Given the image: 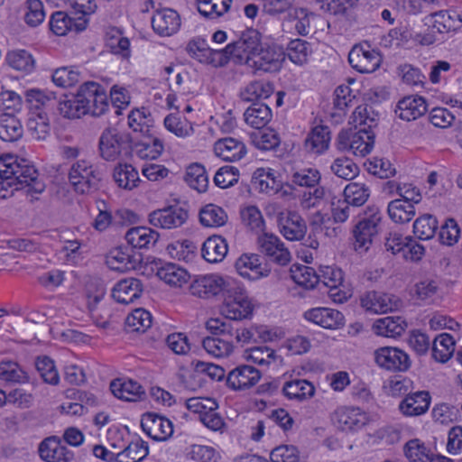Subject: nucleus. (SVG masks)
<instances>
[{
  "label": "nucleus",
  "instance_id": "9d476101",
  "mask_svg": "<svg viewBox=\"0 0 462 462\" xmlns=\"http://www.w3.org/2000/svg\"><path fill=\"white\" fill-rule=\"evenodd\" d=\"M376 365L391 372H405L411 367V359L406 352L398 347L382 346L374 352Z\"/></svg>",
  "mask_w": 462,
  "mask_h": 462
},
{
  "label": "nucleus",
  "instance_id": "9b49d317",
  "mask_svg": "<svg viewBox=\"0 0 462 462\" xmlns=\"http://www.w3.org/2000/svg\"><path fill=\"white\" fill-rule=\"evenodd\" d=\"M189 212L179 205H171L152 211L148 216L149 223L158 228L173 229L186 223Z\"/></svg>",
  "mask_w": 462,
  "mask_h": 462
},
{
  "label": "nucleus",
  "instance_id": "e433bc0d",
  "mask_svg": "<svg viewBox=\"0 0 462 462\" xmlns=\"http://www.w3.org/2000/svg\"><path fill=\"white\" fill-rule=\"evenodd\" d=\"M156 274L160 280L174 287H181L183 284L187 283L190 278L185 269L171 263H164L158 267Z\"/></svg>",
  "mask_w": 462,
  "mask_h": 462
},
{
  "label": "nucleus",
  "instance_id": "49530a36",
  "mask_svg": "<svg viewBox=\"0 0 462 462\" xmlns=\"http://www.w3.org/2000/svg\"><path fill=\"white\" fill-rule=\"evenodd\" d=\"M106 263L113 271L125 273L134 268V262L127 250L116 247L106 256Z\"/></svg>",
  "mask_w": 462,
  "mask_h": 462
},
{
  "label": "nucleus",
  "instance_id": "7ed1b4c3",
  "mask_svg": "<svg viewBox=\"0 0 462 462\" xmlns=\"http://www.w3.org/2000/svg\"><path fill=\"white\" fill-rule=\"evenodd\" d=\"M383 214L378 207L369 206L364 217L356 225L354 248L359 253L366 252L381 228Z\"/></svg>",
  "mask_w": 462,
  "mask_h": 462
},
{
  "label": "nucleus",
  "instance_id": "b1692460",
  "mask_svg": "<svg viewBox=\"0 0 462 462\" xmlns=\"http://www.w3.org/2000/svg\"><path fill=\"white\" fill-rule=\"evenodd\" d=\"M180 24V14L170 8L156 11L152 18V29L160 36H171L176 33Z\"/></svg>",
  "mask_w": 462,
  "mask_h": 462
},
{
  "label": "nucleus",
  "instance_id": "dca6fc26",
  "mask_svg": "<svg viewBox=\"0 0 462 462\" xmlns=\"http://www.w3.org/2000/svg\"><path fill=\"white\" fill-rule=\"evenodd\" d=\"M186 51L189 56L199 62L212 64L215 67L226 64V56L222 50L209 48L202 38H195L189 42Z\"/></svg>",
  "mask_w": 462,
  "mask_h": 462
},
{
  "label": "nucleus",
  "instance_id": "f704fd0d",
  "mask_svg": "<svg viewBox=\"0 0 462 462\" xmlns=\"http://www.w3.org/2000/svg\"><path fill=\"white\" fill-rule=\"evenodd\" d=\"M23 134L21 121L12 113L0 115V138L5 142H15Z\"/></svg>",
  "mask_w": 462,
  "mask_h": 462
},
{
  "label": "nucleus",
  "instance_id": "de8ad7c7",
  "mask_svg": "<svg viewBox=\"0 0 462 462\" xmlns=\"http://www.w3.org/2000/svg\"><path fill=\"white\" fill-rule=\"evenodd\" d=\"M149 453L147 444L140 439H135L127 442L125 448L117 451V462H139L143 459Z\"/></svg>",
  "mask_w": 462,
  "mask_h": 462
},
{
  "label": "nucleus",
  "instance_id": "4be33fe9",
  "mask_svg": "<svg viewBox=\"0 0 462 462\" xmlns=\"http://www.w3.org/2000/svg\"><path fill=\"white\" fill-rule=\"evenodd\" d=\"M399 300L391 294L368 291L361 297V306L370 313L382 314L398 309Z\"/></svg>",
  "mask_w": 462,
  "mask_h": 462
},
{
  "label": "nucleus",
  "instance_id": "f03ea898",
  "mask_svg": "<svg viewBox=\"0 0 462 462\" xmlns=\"http://www.w3.org/2000/svg\"><path fill=\"white\" fill-rule=\"evenodd\" d=\"M353 122L362 126L357 132L352 130L341 131L337 136V148L342 152H349L356 156L364 157L374 147V134L372 127L375 125L374 119L368 116L366 106H359L353 113Z\"/></svg>",
  "mask_w": 462,
  "mask_h": 462
},
{
  "label": "nucleus",
  "instance_id": "72a5a7b5",
  "mask_svg": "<svg viewBox=\"0 0 462 462\" xmlns=\"http://www.w3.org/2000/svg\"><path fill=\"white\" fill-rule=\"evenodd\" d=\"M226 254V241L220 236H210L202 245V257L208 263H219L225 258Z\"/></svg>",
  "mask_w": 462,
  "mask_h": 462
},
{
  "label": "nucleus",
  "instance_id": "4c0bfd02",
  "mask_svg": "<svg viewBox=\"0 0 462 462\" xmlns=\"http://www.w3.org/2000/svg\"><path fill=\"white\" fill-rule=\"evenodd\" d=\"M26 101L30 104L31 111H45L57 105L56 96L53 92L43 91L38 88L28 89L25 92Z\"/></svg>",
  "mask_w": 462,
  "mask_h": 462
},
{
  "label": "nucleus",
  "instance_id": "5701e85b",
  "mask_svg": "<svg viewBox=\"0 0 462 462\" xmlns=\"http://www.w3.org/2000/svg\"><path fill=\"white\" fill-rule=\"evenodd\" d=\"M39 455L45 462H70L73 452L61 444L60 439L51 436L43 439L39 445Z\"/></svg>",
  "mask_w": 462,
  "mask_h": 462
},
{
  "label": "nucleus",
  "instance_id": "13d9d810",
  "mask_svg": "<svg viewBox=\"0 0 462 462\" xmlns=\"http://www.w3.org/2000/svg\"><path fill=\"white\" fill-rule=\"evenodd\" d=\"M184 180L190 188L199 192L206 191L208 185L207 171L199 163H192L187 168Z\"/></svg>",
  "mask_w": 462,
  "mask_h": 462
},
{
  "label": "nucleus",
  "instance_id": "f257e3e1",
  "mask_svg": "<svg viewBox=\"0 0 462 462\" xmlns=\"http://www.w3.org/2000/svg\"><path fill=\"white\" fill-rule=\"evenodd\" d=\"M37 170L23 158L5 155L0 158V198L5 199L14 190L26 189L32 200L34 195L45 189V184L39 180Z\"/></svg>",
  "mask_w": 462,
  "mask_h": 462
},
{
  "label": "nucleus",
  "instance_id": "37998d69",
  "mask_svg": "<svg viewBox=\"0 0 462 462\" xmlns=\"http://www.w3.org/2000/svg\"><path fill=\"white\" fill-rule=\"evenodd\" d=\"M0 380L7 383H26L30 377L27 372L17 363L12 360L0 362Z\"/></svg>",
  "mask_w": 462,
  "mask_h": 462
},
{
  "label": "nucleus",
  "instance_id": "a211bd4d",
  "mask_svg": "<svg viewBox=\"0 0 462 462\" xmlns=\"http://www.w3.org/2000/svg\"><path fill=\"white\" fill-rule=\"evenodd\" d=\"M261 373L252 365H241L232 369L226 378L229 388L243 391L254 386L261 379Z\"/></svg>",
  "mask_w": 462,
  "mask_h": 462
},
{
  "label": "nucleus",
  "instance_id": "69168bd1",
  "mask_svg": "<svg viewBox=\"0 0 462 462\" xmlns=\"http://www.w3.org/2000/svg\"><path fill=\"white\" fill-rule=\"evenodd\" d=\"M438 228L437 219L430 214L418 217L413 223V233L420 240L432 238Z\"/></svg>",
  "mask_w": 462,
  "mask_h": 462
},
{
  "label": "nucleus",
  "instance_id": "e2e57ef3",
  "mask_svg": "<svg viewBox=\"0 0 462 462\" xmlns=\"http://www.w3.org/2000/svg\"><path fill=\"white\" fill-rule=\"evenodd\" d=\"M311 48L308 42L295 39L289 42L286 55L296 65H303L308 61Z\"/></svg>",
  "mask_w": 462,
  "mask_h": 462
},
{
  "label": "nucleus",
  "instance_id": "412c9836",
  "mask_svg": "<svg viewBox=\"0 0 462 462\" xmlns=\"http://www.w3.org/2000/svg\"><path fill=\"white\" fill-rule=\"evenodd\" d=\"M426 24L439 34L457 32L462 27V16L455 10H441L428 15Z\"/></svg>",
  "mask_w": 462,
  "mask_h": 462
},
{
  "label": "nucleus",
  "instance_id": "a18cd8bd",
  "mask_svg": "<svg viewBox=\"0 0 462 462\" xmlns=\"http://www.w3.org/2000/svg\"><path fill=\"white\" fill-rule=\"evenodd\" d=\"M389 217L395 223L404 224L410 222L416 215L412 203L403 199H393L387 207Z\"/></svg>",
  "mask_w": 462,
  "mask_h": 462
},
{
  "label": "nucleus",
  "instance_id": "ea45409f",
  "mask_svg": "<svg viewBox=\"0 0 462 462\" xmlns=\"http://www.w3.org/2000/svg\"><path fill=\"white\" fill-rule=\"evenodd\" d=\"M89 106H86L81 86L77 94L69 99L59 102V111L66 118H79L88 114Z\"/></svg>",
  "mask_w": 462,
  "mask_h": 462
},
{
  "label": "nucleus",
  "instance_id": "6e6552de",
  "mask_svg": "<svg viewBox=\"0 0 462 462\" xmlns=\"http://www.w3.org/2000/svg\"><path fill=\"white\" fill-rule=\"evenodd\" d=\"M348 62L360 73H372L380 67L382 57L367 42H363L352 47L348 53Z\"/></svg>",
  "mask_w": 462,
  "mask_h": 462
},
{
  "label": "nucleus",
  "instance_id": "423d86ee",
  "mask_svg": "<svg viewBox=\"0 0 462 462\" xmlns=\"http://www.w3.org/2000/svg\"><path fill=\"white\" fill-rule=\"evenodd\" d=\"M260 47L261 34L254 29H248L242 32L237 41L229 43L222 51L226 56V63L233 60L236 63L247 64V59H251Z\"/></svg>",
  "mask_w": 462,
  "mask_h": 462
},
{
  "label": "nucleus",
  "instance_id": "c03bdc74",
  "mask_svg": "<svg viewBox=\"0 0 462 462\" xmlns=\"http://www.w3.org/2000/svg\"><path fill=\"white\" fill-rule=\"evenodd\" d=\"M273 92V87L270 82L254 80L246 85L239 94L245 102H254L259 99L268 98Z\"/></svg>",
  "mask_w": 462,
  "mask_h": 462
},
{
  "label": "nucleus",
  "instance_id": "5fc2aeb1",
  "mask_svg": "<svg viewBox=\"0 0 462 462\" xmlns=\"http://www.w3.org/2000/svg\"><path fill=\"white\" fill-rule=\"evenodd\" d=\"M330 143V131L328 126L317 125L312 128L306 139V146L316 153L326 151Z\"/></svg>",
  "mask_w": 462,
  "mask_h": 462
},
{
  "label": "nucleus",
  "instance_id": "aec40b11",
  "mask_svg": "<svg viewBox=\"0 0 462 462\" xmlns=\"http://www.w3.org/2000/svg\"><path fill=\"white\" fill-rule=\"evenodd\" d=\"M127 137L115 128H106L99 139V151L106 161H116L121 154Z\"/></svg>",
  "mask_w": 462,
  "mask_h": 462
},
{
  "label": "nucleus",
  "instance_id": "bb28decb",
  "mask_svg": "<svg viewBox=\"0 0 462 462\" xmlns=\"http://www.w3.org/2000/svg\"><path fill=\"white\" fill-rule=\"evenodd\" d=\"M428 110L424 97L407 96L402 98L396 106V116L405 121H413L422 116Z\"/></svg>",
  "mask_w": 462,
  "mask_h": 462
},
{
  "label": "nucleus",
  "instance_id": "a19ab883",
  "mask_svg": "<svg viewBox=\"0 0 462 462\" xmlns=\"http://www.w3.org/2000/svg\"><path fill=\"white\" fill-rule=\"evenodd\" d=\"M199 217V222L206 227H220L228 221L226 210L216 204H208L201 208Z\"/></svg>",
  "mask_w": 462,
  "mask_h": 462
},
{
  "label": "nucleus",
  "instance_id": "0e129e2a",
  "mask_svg": "<svg viewBox=\"0 0 462 462\" xmlns=\"http://www.w3.org/2000/svg\"><path fill=\"white\" fill-rule=\"evenodd\" d=\"M164 125L168 131L181 138L190 136L194 133L193 125L189 120L174 114L164 118Z\"/></svg>",
  "mask_w": 462,
  "mask_h": 462
},
{
  "label": "nucleus",
  "instance_id": "c85d7f7f",
  "mask_svg": "<svg viewBox=\"0 0 462 462\" xmlns=\"http://www.w3.org/2000/svg\"><path fill=\"white\" fill-rule=\"evenodd\" d=\"M315 386L305 379H293L283 383L282 393L288 400L304 402L315 394Z\"/></svg>",
  "mask_w": 462,
  "mask_h": 462
},
{
  "label": "nucleus",
  "instance_id": "052dcab7",
  "mask_svg": "<svg viewBox=\"0 0 462 462\" xmlns=\"http://www.w3.org/2000/svg\"><path fill=\"white\" fill-rule=\"evenodd\" d=\"M257 176L254 177V184L257 185L261 192L266 194H275L281 189V181L277 180L275 171L269 169H260L256 171Z\"/></svg>",
  "mask_w": 462,
  "mask_h": 462
},
{
  "label": "nucleus",
  "instance_id": "6e6d98bb",
  "mask_svg": "<svg viewBox=\"0 0 462 462\" xmlns=\"http://www.w3.org/2000/svg\"><path fill=\"white\" fill-rule=\"evenodd\" d=\"M203 348L215 357H225L233 352L234 345L232 338L208 337L202 341Z\"/></svg>",
  "mask_w": 462,
  "mask_h": 462
},
{
  "label": "nucleus",
  "instance_id": "c9c22d12",
  "mask_svg": "<svg viewBox=\"0 0 462 462\" xmlns=\"http://www.w3.org/2000/svg\"><path fill=\"white\" fill-rule=\"evenodd\" d=\"M5 61L13 69L30 74L35 69L36 61L26 50H13L7 52Z\"/></svg>",
  "mask_w": 462,
  "mask_h": 462
},
{
  "label": "nucleus",
  "instance_id": "6ab92c4d",
  "mask_svg": "<svg viewBox=\"0 0 462 462\" xmlns=\"http://www.w3.org/2000/svg\"><path fill=\"white\" fill-rule=\"evenodd\" d=\"M86 106H89L88 114L100 116L108 109L109 104L106 92L102 87L95 82H86L81 85Z\"/></svg>",
  "mask_w": 462,
  "mask_h": 462
},
{
  "label": "nucleus",
  "instance_id": "680f3d73",
  "mask_svg": "<svg viewBox=\"0 0 462 462\" xmlns=\"http://www.w3.org/2000/svg\"><path fill=\"white\" fill-rule=\"evenodd\" d=\"M152 315L143 309H136L125 319V327L131 332H145L152 326Z\"/></svg>",
  "mask_w": 462,
  "mask_h": 462
},
{
  "label": "nucleus",
  "instance_id": "cd10ccee",
  "mask_svg": "<svg viewBox=\"0 0 462 462\" xmlns=\"http://www.w3.org/2000/svg\"><path fill=\"white\" fill-rule=\"evenodd\" d=\"M430 404V395L429 392L418 391L408 393L400 402L399 410L404 416H420L429 410Z\"/></svg>",
  "mask_w": 462,
  "mask_h": 462
},
{
  "label": "nucleus",
  "instance_id": "774afa93",
  "mask_svg": "<svg viewBox=\"0 0 462 462\" xmlns=\"http://www.w3.org/2000/svg\"><path fill=\"white\" fill-rule=\"evenodd\" d=\"M186 456L196 462H217L220 457L213 447L196 444L187 448Z\"/></svg>",
  "mask_w": 462,
  "mask_h": 462
},
{
  "label": "nucleus",
  "instance_id": "3c124183",
  "mask_svg": "<svg viewBox=\"0 0 462 462\" xmlns=\"http://www.w3.org/2000/svg\"><path fill=\"white\" fill-rule=\"evenodd\" d=\"M455 351V340L448 333L438 336L432 345V357L440 363H446L450 359Z\"/></svg>",
  "mask_w": 462,
  "mask_h": 462
},
{
  "label": "nucleus",
  "instance_id": "2f4dec72",
  "mask_svg": "<svg viewBox=\"0 0 462 462\" xmlns=\"http://www.w3.org/2000/svg\"><path fill=\"white\" fill-rule=\"evenodd\" d=\"M159 239L158 232L146 226L130 228L125 234V240L133 248L148 249Z\"/></svg>",
  "mask_w": 462,
  "mask_h": 462
},
{
  "label": "nucleus",
  "instance_id": "79ce46f5",
  "mask_svg": "<svg viewBox=\"0 0 462 462\" xmlns=\"http://www.w3.org/2000/svg\"><path fill=\"white\" fill-rule=\"evenodd\" d=\"M245 123L251 127L260 129L272 119L270 107L263 103H254L244 113Z\"/></svg>",
  "mask_w": 462,
  "mask_h": 462
},
{
  "label": "nucleus",
  "instance_id": "8fccbe9b",
  "mask_svg": "<svg viewBox=\"0 0 462 462\" xmlns=\"http://www.w3.org/2000/svg\"><path fill=\"white\" fill-rule=\"evenodd\" d=\"M290 273L295 283L308 290L313 289L320 281V276L312 267L303 264H293Z\"/></svg>",
  "mask_w": 462,
  "mask_h": 462
},
{
  "label": "nucleus",
  "instance_id": "39448f33",
  "mask_svg": "<svg viewBox=\"0 0 462 462\" xmlns=\"http://www.w3.org/2000/svg\"><path fill=\"white\" fill-rule=\"evenodd\" d=\"M225 301L222 313L231 321L247 318L253 310L252 304L243 284L235 279V286L227 289L224 294Z\"/></svg>",
  "mask_w": 462,
  "mask_h": 462
},
{
  "label": "nucleus",
  "instance_id": "4468645a",
  "mask_svg": "<svg viewBox=\"0 0 462 462\" xmlns=\"http://www.w3.org/2000/svg\"><path fill=\"white\" fill-rule=\"evenodd\" d=\"M334 424L342 431H356L369 422V416L359 408L339 407L332 417Z\"/></svg>",
  "mask_w": 462,
  "mask_h": 462
},
{
  "label": "nucleus",
  "instance_id": "20e7f679",
  "mask_svg": "<svg viewBox=\"0 0 462 462\" xmlns=\"http://www.w3.org/2000/svg\"><path fill=\"white\" fill-rule=\"evenodd\" d=\"M101 178L100 171L90 161L80 159L70 165L69 180L78 193L86 194L97 189Z\"/></svg>",
  "mask_w": 462,
  "mask_h": 462
},
{
  "label": "nucleus",
  "instance_id": "4d7b16f0",
  "mask_svg": "<svg viewBox=\"0 0 462 462\" xmlns=\"http://www.w3.org/2000/svg\"><path fill=\"white\" fill-rule=\"evenodd\" d=\"M370 197V189L365 183L350 182L344 189V199L355 207L363 206Z\"/></svg>",
  "mask_w": 462,
  "mask_h": 462
},
{
  "label": "nucleus",
  "instance_id": "f3484780",
  "mask_svg": "<svg viewBox=\"0 0 462 462\" xmlns=\"http://www.w3.org/2000/svg\"><path fill=\"white\" fill-rule=\"evenodd\" d=\"M280 233L290 241H300L307 233L303 217L295 211L282 212L277 219Z\"/></svg>",
  "mask_w": 462,
  "mask_h": 462
},
{
  "label": "nucleus",
  "instance_id": "393cba45",
  "mask_svg": "<svg viewBox=\"0 0 462 462\" xmlns=\"http://www.w3.org/2000/svg\"><path fill=\"white\" fill-rule=\"evenodd\" d=\"M304 318L328 329H337L344 325L343 314L334 309L314 308L304 313Z\"/></svg>",
  "mask_w": 462,
  "mask_h": 462
},
{
  "label": "nucleus",
  "instance_id": "603ef678",
  "mask_svg": "<svg viewBox=\"0 0 462 462\" xmlns=\"http://www.w3.org/2000/svg\"><path fill=\"white\" fill-rule=\"evenodd\" d=\"M145 140L140 141L134 145V152L143 160H155L163 152L162 142L157 137H152V134L144 136Z\"/></svg>",
  "mask_w": 462,
  "mask_h": 462
},
{
  "label": "nucleus",
  "instance_id": "864d4df0",
  "mask_svg": "<svg viewBox=\"0 0 462 462\" xmlns=\"http://www.w3.org/2000/svg\"><path fill=\"white\" fill-rule=\"evenodd\" d=\"M113 178L116 184L125 189H133L139 182L138 171L128 163H119L114 169Z\"/></svg>",
  "mask_w": 462,
  "mask_h": 462
},
{
  "label": "nucleus",
  "instance_id": "2eb2a0df",
  "mask_svg": "<svg viewBox=\"0 0 462 462\" xmlns=\"http://www.w3.org/2000/svg\"><path fill=\"white\" fill-rule=\"evenodd\" d=\"M235 267L238 274L250 281H257L268 277L271 269L262 263V258L256 254H244L236 262Z\"/></svg>",
  "mask_w": 462,
  "mask_h": 462
},
{
  "label": "nucleus",
  "instance_id": "58836bf2",
  "mask_svg": "<svg viewBox=\"0 0 462 462\" xmlns=\"http://www.w3.org/2000/svg\"><path fill=\"white\" fill-rule=\"evenodd\" d=\"M27 129L35 140H45L50 135V120L45 111H31L27 121Z\"/></svg>",
  "mask_w": 462,
  "mask_h": 462
},
{
  "label": "nucleus",
  "instance_id": "338daca9",
  "mask_svg": "<svg viewBox=\"0 0 462 462\" xmlns=\"http://www.w3.org/2000/svg\"><path fill=\"white\" fill-rule=\"evenodd\" d=\"M35 366L42 380L49 384L57 385L60 382L59 372L54 361L48 356H40L35 361Z\"/></svg>",
  "mask_w": 462,
  "mask_h": 462
},
{
  "label": "nucleus",
  "instance_id": "f8f14e48",
  "mask_svg": "<svg viewBox=\"0 0 462 462\" xmlns=\"http://www.w3.org/2000/svg\"><path fill=\"white\" fill-rule=\"evenodd\" d=\"M285 53L275 46L260 47L251 59H247V66L255 71L276 72L282 67Z\"/></svg>",
  "mask_w": 462,
  "mask_h": 462
},
{
  "label": "nucleus",
  "instance_id": "c756f323",
  "mask_svg": "<svg viewBox=\"0 0 462 462\" xmlns=\"http://www.w3.org/2000/svg\"><path fill=\"white\" fill-rule=\"evenodd\" d=\"M143 291L140 280L127 278L118 282L113 289V298L120 303L130 304L139 299Z\"/></svg>",
  "mask_w": 462,
  "mask_h": 462
},
{
  "label": "nucleus",
  "instance_id": "473e14b6",
  "mask_svg": "<svg viewBox=\"0 0 462 462\" xmlns=\"http://www.w3.org/2000/svg\"><path fill=\"white\" fill-rule=\"evenodd\" d=\"M406 328V321L399 316L378 319L373 325L374 332L385 337H400Z\"/></svg>",
  "mask_w": 462,
  "mask_h": 462
},
{
  "label": "nucleus",
  "instance_id": "a878e982",
  "mask_svg": "<svg viewBox=\"0 0 462 462\" xmlns=\"http://www.w3.org/2000/svg\"><path fill=\"white\" fill-rule=\"evenodd\" d=\"M215 154L226 162H237L243 159L246 152V146L243 141L234 137H225L214 143Z\"/></svg>",
  "mask_w": 462,
  "mask_h": 462
},
{
  "label": "nucleus",
  "instance_id": "bf43d9fd",
  "mask_svg": "<svg viewBox=\"0 0 462 462\" xmlns=\"http://www.w3.org/2000/svg\"><path fill=\"white\" fill-rule=\"evenodd\" d=\"M321 174L315 168L292 169L291 180L292 183L307 188H315L320 181Z\"/></svg>",
  "mask_w": 462,
  "mask_h": 462
},
{
  "label": "nucleus",
  "instance_id": "ddd939ff",
  "mask_svg": "<svg viewBox=\"0 0 462 462\" xmlns=\"http://www.w3.org/2000/svg\"><path fill=\"white\" fill-rule=\"evenodd\" d=\"M141 427L151 439L157 441L168 440L173 434L172 421L154 412L143 415Z\"/></svg>",
  "mask_w": 462,
  "mask_h": 462
},
{
  "label": "nucleus",
  "instance_id": "0eeeda50",
  "mask_svg": "<svg viewBox=\"0 0 462 462\" xmlns=\"http://www.w3.org/2000/svg\"><path fill=\"white\" fill-rule=\"evenodd\" d=\"M234 286V278L210 273L195 278L189 285V291L194 296L208 299L219 293L224 295L227 289Z\"/></svg>",
  "mask_w": 462,
  "mask_h": 462
},
{
  "label": "nucleus",
  "instance_id": "7c9ffc66",
  "mask_svg": "<svg viewBox=\"0 0 462 462\" xmlns=\"http://www.w3.org/2000/svg\"><path fill=\"white\" fill-rule=\"evenodd\" d=\"M115 397L126 402H137L145 394L143 387L135 381L116 379L110 383Z\"/></svg>",
  "mask_w": 462,
  "mask_h": 462
},
{
  "label": "nucleus",
  "instance_id": "1a4fd4ad",
  "mask_svg": "<svg viewBox=\"0 0 462 462\" xmlns=\"http://www.w3.org/2000/svg\"><path fill=\"white\" fill-rule=\"evenodd\" d=\"M259 251L266 258L280 266L288 265L291 254L281 238L273 233H263L257 238Z\"/></svg>",
  "mask_w": 462,
  "mask_h": 462
},
{
  "label": "nucleus",
  "instance_id": "09e8293b",
  "mask_svg": "<svg viewBox=\"0 0 462 462\" xmlns=\"http://www.w3.org/2000/svg\"><path fill=\"white\" fill-rule=\"evenodd\" d=\"M128 125L134 132L143 136L151 134L153 126V119L151 114L144 108L133 110L128 116Z\"/></svg>",
  "mask_w": 462,
  "mask_h": 462
}]
</instances>
